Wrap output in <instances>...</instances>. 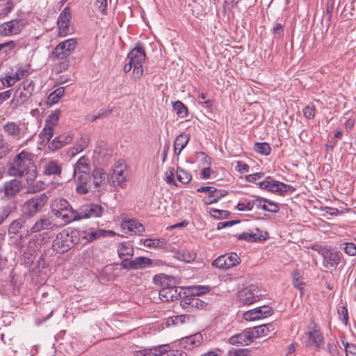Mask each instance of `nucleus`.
<instances>
[{"label": "nucleus", "instance_id": "f257e3e1", "mask_svg": "<svg viewBox=\"0 0 356 356\" xmlns=\"http://www.w3.org/2000/svg\"><path fill=\"white\" fill-rule=\"evenodd\" d=\"M34 154L27 150H22L14 159L9 168V173L13 176H21L27 184H33L37 177V168L34 163Z\"/></svg>", "mask_w": 356, "mask_h": 356}, {"label": "nucleus", "instance_id": "f03ea898", "mask_svg": "<svg viewBox=\"0 0 356 356\" xmlns=\"http://www.w3.org/2000/svg\"><path fill=\"white\" fill-rule=\"evenodd\" d=\"M82 234L76 229L69 231L63 229L60 232L53 241V249L58 253L67 252L78 243Z\"/></svg>", "mask_w": 356, "mask_h": 356}, {"label": "nucleus", "instance_id": "7ed1b4c3", "mask_svg": "<svg viewBox=\"0 0 356 356\" xmlns=\"http://www.w3.org/2000/svg\"><path fill=\"white\" fill-rule=\"evenodd\" d=\"M146 55L145 49L142 47L137 46L128 54L127 63L124 65L125 72H129L133 68V74L135 78L139 79L143 74V64L145 60Z\"/></svg>", "mask_w": 356, "mask_h": 356}, {"label": "nucleus", "instance_id": "20e7f679", "mask_svg": "<svg viewBox=\"0 0 356 356\" xmlns=\"http://www.w3.org/2000/svg\"><path fill=\"white\" fill-rule=\"evenodd\" d=\"M302 343L305 346L319 350L324 344L323 336L314 323L309 324L308 330L302 337Z\"/></svg>", "mask_w": 356, "mask_h": 356}, {"label": "nucleus", "instance_id": "39448f33", "mask_svg": "<svg viewBox=\"0 0 356 356\" xmlns=\"http://www.w3.org/2000/svg\"><path fill=\"white\" fill-rule=\"evenodd\" d=\"M35 90V83L33 81L26 80L20 83L16 90L14 97L11 101L13 108L22 105L27 102L32 97Z\"/></svg>", "mask_w": 356, "mask_h": 356}, {"label": "nucleus", "instance_id": "423d86ee", "mask_svg": "<svg viewBox=\"0 0 356 356\" xmlns=\"http://www.w3.org/2000/svg\"><path fill=\"white\" fill-rule=\"evenodd\" d=\"M170 346L168 344H163L157 346H154L150 348H145L143 350L134 352V356H161L167 353L168 356H187L186 353L181 350H172L170 353Z\"/></svg>", "mask_w": 356, "mask_h": 356}, {"label": "nucleus", "instance_id": "0eeeda50", "mask_svg": "<svg viewBox=\"0 0 356 356\" xmlns=\"http://www.w3.org/2000/svg\"><path fill=\"white\" fill-rule=\"evenodd\" d=\"M47 196L42 193L28 200L22 206L23 213L28 217L34 216L41 211L47 201Z\"/></svg>", "mask_w": 356, "mask_h": 356}, {"label": "nucleus", "instance_id": "6e6552de", "mask_svg": "<svg viewBox=\"0 0 356 356\" xmlns=\"http://www.w3.org/2000/svg\"><path fill=\"white\" fill-rule=\"evenodd\" d=\"M261 296V291L257 286L250 285L241 289L238 297L241 304L250 305L259 301Z\"/></svg>", "mask_w": 356, "mask_h": 356}, {"label": "nucleus", "instance_id": "1a4fd4ad", "mask_svg": "<svg viewBox=\"0 0 356 356\" xmlns=\"http://www.w3.org/2000/svg\"><path fill=\"white\" fill-rule=\"evenodd\" d=\"M60 115V110L56 109L47 118L44 127L40 134L43 142L49 141L52 138L54 133V129L58 124Z\"/></svg>", "mask_w": 356, "mask_h": 356}, {"label": "nucleus", "instance_id": "9d476101", "mask_svg": "<svg viewBox=\"0 0 356 356\" xmlns=\"http://www.w3.org/2000/svg\"><path fill=\"white\" fill-rule=\"evenodd\" d=\"M76 39L71 38L60 42L53 50L51 56L53 58L63 60L69 56L76 47Z\"/></svg>", "mask_w": 356, "mask_h": 356}, {"label": "nucleus", "instance_id": "9b49d317", "mask_svg": "<svg viewBox=\"0 0 356 356\" xmlns=\"http://www.w3.org/2000/svg\"><path fill=\"white\" fill-rule=\"evenodd\" d=\"M72 15L68 8H65L60 14L58 19V29L59 37H65L74 32L73 26L71 24Z\"/></svg>", "mask_w": 356, "mask_h": 356}, {"label": "nucleus", "instance_id": "f8f14e48", "mask_svg": "<svg viewBox=\"0 0 356 356\" xmlns=\"http://www.w3.org/2000/svg\"><path fill=\"white\" fill-rule=\"evenodd\" d=\"M127 165L124 161L120 160L115 163L111 179L113 186L123 187L127 181Z\"/></svg>", "mask_w": 356, "mask_h": 356}, {"label": "nucleus", "instance_id": "ddd939ff", "mask_svg": "<svg viewBox=\"0 0 356 356\" xmlns=\"http://www.w3.org/2000/svg\"><path fill=\"white\" fill-rule=\"evenodd\" d=\"M241 261L237 254L232 252L219 256L215 259L212 265L218 268L228 269L238 264Z\"/></svg>", "mask_w": 356, "mask_h": 356}, {"label": "nucleus", "instance_id": "4468645a", "mask_svg": "<svg viewBox=\"0 0 356 356\" xmlns=\"http://www.w3.org/2000/svg\"><path fill=\"white\" fill-rule=\"evenodd\" d=\"M273 312V310L270 307L264 305L244 312L243 318L245 321H257L271 316Z\"/></svg>", "mask_w": 356, "mask_h": 356}, {"label": "nucleus", "instance_id": "2eb2a0df", "mask_svg": "<svg viewBox=\"0 0 356 356\" xmlns=\"http://www.w3.org/2000/svg\"><path fill=\"white\" fill-rule=\"evenodd\" d=\"M104 211L103 207L96 204H85L77 210L80 220L100 217L102 216Z\"/></svg>", "mask_w": 356, "mask_h": 356}, {"label": "nucleus", "instance_id": "dca6fc26", "mask_svg": "<svg viewBox=\"0 0 356 356\" xmlns=\"http://www.w3.org/2000/svg\"><path fill=\"white\" fill-rule=\"evenodd\" d=\"M24 26L22 19H15L5 22L0 25V35L1 36H10L19 33Z\"/></svg>", "mask_w": 356, "mask_h": 356}, {"label": "nucleus", "instance_id": "f3484780", "mask_svg": "<svg viewBox=\"0 0 356 356\" xmlns=\"http://www.w3.org/2000/svg\"><path fill=\"white\" fill-rule=\"evenodd\" d=\"M343 258L340 251L330 247L323 257V266L327 269L335 268Z\"/></svg>", "mask_w": 356, "mask_h": 356}, {"label": "nucleus", "instance_id": "a211bd4d", "mask_svg": "<svg viewBox=\"0 0 356 356\" xmlns=\"http://www.w3.org/2000/svg\"><path fill=\"white\" fill-rule=\"evenodd\" d=\"M22 188V184L17 179H13L4 184L0 190V197L2 199H10L18 193Z\"/></svg>", "mask_w": 356, "mask_h": 356}, {"label": "nucleus", "instance_id": "6ab92c4d", "mask_svg": "<svg viewBox=\"0 0 356 356\" xmlns=\"http://www.w3.org/2000/svg\"><path fill=\"white\" fill-rule=\"evenodd\" d=\"M72 140L73 135L70 131L64 132L54 138L49 143L48 147L51 151H56L70 143Z\"/></svg>", "mask_w": 356, "mask_h": 356}, {"label": "nucleus", "instance_id": "aec40b11", "mask_svg": "<svg viewBox=\"0 0 356 356\" xmlns=\"http://www.w3.org/2000/svg\"><path fill=\"white\" fill-rule=\"evenodd\" d=\"M254 341L252 338V332L250 329L244 330L243 332L236 334L229 339V342L232 345L246 346Z\"/></svg>", "mask_w": 356, "mask_h": 356}, {"label": "nucleus", "instance_id": "412c9836", "mask_svg": "<svg viewBox=\"0 0 356 356\" xmlns=\"http://www.w3.org/2000/svg\"><path fill=\"white\" fill-rule=\"evenodd\" d=\"M270 177L264 181L259 182V186L262 189H266L271 192L286 191L288 186L278 181L269 180Z\"/></svg>", "mask_w": 356, "mask_h": 356}, {"label": "nucleus", "instance_id": "4be33fe9", "mask_svg": "<svg viewBox=\"0 0 356 356\" xmlns=\"http://www.w3.org/2000/svg\"><path fill=\"white\" fill-rule=\"evenodd\" d=\"M90 167L89 164V159L86 156H81L76 163L74 168V177L79 175H89Z\"/></svg>", "mask_w": 356, "mask_h": 356}, {"label": "nucleus", "instance_id": "5701e85b", "mask_svg": "<svg viewBox=\"0 0 356 356\" xmlns=\"http://www.w3.org/2000/svg\"><path fill=\"white\" fill-rule=\"evenodd\" d=\"M42 168L45 175H60L62 172L61 164L56 160L44 161Z\"/></svg>", "mask_w": 356, "mask_h": 356}, {"label": "nucleus", "instance_id": "b1692460", "mask_svg": "<svg viewBox=\"0 0 356 356\" xmlns=\"http://www.w3.org/2000/svg\"><path fill=\"white\" fill-rule=\"evenodd\" d=\"M121 227L124 230L127 229L135 234L141 235L145 232L143 225L134 219L124 220L121 224Z\"/></svg>", "mask_w": 356, "mask_h": 356}, {"label": "nucleus", "instance_id": "393cba45", "mask_svg": "<svg viewBox=\"0 0 356 356\" xmlns=\"http://www.w3.org/2000/svg\"><path fill=\"white\" fill-rule=\"evenodd\" d=\"M179 293L175 286H164L159 291L160 299L163 302H168L177 299Z\"/></svg>", "mask_w": 356, "mask_h": 356}, {"label": "nucleus", "instance_id": "a878e982", "mask_svg": "<svg viewBox=\"0 0 356 356\" xmlns=\"http://www.w3.org/2000/svg\"><path fill=\"white\" fill-rule=\"evenodd\" d=\"M274 326L272 323L261 325L257 327L251 328L252 338L255 339L267 336L270 332L274 330Z\"/></svg>", "mask_w": 356, "mask_h": 356}, {"label": "nucleus", "instance_id": "bb28decb", "mask_svg": "<svg viewBox=\"0 0 356 356\" xmlns=\"http://www.w3.org/2000/svg\"><path fill=\"white\" fill-rule=\"evenodd\" d=\"M92 184L95 188L106 185L108 179V175L104 170L98 168L95 169L92 174Z\"/></svg>", "mask_w": 356, "mask_h": 356}, {"label": "nucleus", "instance_id": "cd10ccee", "mask_svg": "<svg viewBox=\"0 0 356 356\" xmlns=\"http://www.w3.org/2000/svg\"><path fill=\"white\" fill-rule=\"evenodd\" d=\"M255 207L264 211L277 213L279 211L278 206L273 202H268L265 199L257 197L254 200Z\"/></svg>", "mask_w": 356, "mask_h": 356}, {"label": "nucleus", "instance_id": "c85d7f7f", "mask_svg": "<svg viewBox=\"0 0 356 356\" xmlns=\"http://www.w3.org/2000/svg\"><path fill=\"white\" fill-rule=\"evenodd\" d=\"M56 216L63 219L65 223H69L80 220L78 211L74 209L72 207H70L67 211H59V212L56 213Z\"/></svg>", "mask_w": 356, "mask_h": 356}, {"label": "nucleus", "instance_id": "c756f323", "mask_svg": "<svg viewBox=\"0 0 356 356\" xmlns=\"http://www.w3.org/2000/svg\"><path fill=\"white\" fill-rule=\"evenodd\" d=\"M75 177L77 181L76 187V191L80 194L87 193L90 187V184H89L90 179V175H82Z\"/></svg>", "mask_w": 356, "mask_h": 356}, {"label": "nucleus", "instance_id": "7c9ffc66", "mask_svg": "<svg viewBox=\"0 0 356 356\" xmlns=\"http://www.w3.org/2000/svg\"><path fill=\"white\" fill-rule=\"evenodd\" d=\"M54 224L48 218H41L31 228V232H38L42 230L52 229Z\"/></svg>", "mask_w": 356, "mask_h": 356}, {"label": "nucleus", "instance_id": "2f4dec72", "mask_svg": "<svg viewBox=\"0 0 356 356\" xmlns=\"http://www.w3.org/2000/svg\"><path fill=\"white\" fill-rule=\"evenodd\" d=\"M202 340V335L199 333L191 335L181 339V344L185 348L191 349L195 346H199Z\"/></svg>", "mask_w": 356, "mask_h": 356}, {"label": "nucleus", "instance_id": "473e14b6", "mask_svg": "<svg viewBox=\"0 0 356 356\" xmlns=\"http://www.w3.org/2000/svg\"><path fill=\"white\" fill-rule=\"evenodd\" d=\"M190 136L187 134H181L178 136L175 141L174 151L177 155H179L182 149L187 145Z\"/></svg>", "mask_w": 356, "mask_h": 356}, {"label": "nucleus", "instance_id": "72a5a7b5", "mask_svg": "<svg viewBox=\"0 0 356 356\" xmlns=\"http://www.w3.org/2000/svg\"><path fill=\"white\" fill-rule=\"evenodd\" d=\"M65 94V88L59 87L54 91L51 92L47 98L46 103L49 106H52L58 103L60 99L63 97Z\"/></svg>", "mask_w": 356, "mask_h": 356}, {"label": "nucleus", "instance_id": "f704fd0d", "mask_svg": "<svg viewBox=\"0 0 356 356\" xmlns=\"http://www.w3.org/2000/svg\"><path fill=\"white\" fill-rule=\"evenodd\" d=\"M118 253L120 259L126 256L130 257L134 254V248L129 243L122 242L118 245Z\"/></svg>", "mask_w": 356, "mask_h": 356}, {"label": "nucleus", "instance_id": "c9c22d12", "mask_svg": "<svg viewBox=\"0 0 356 356\" xmlns=\"http://www.w3.org/2000/svg\"><path fill=\"white\" fill-rule=\"evenodd\" d=\"M2 83L7 87L13 86L17 81H19V75L15 72H8L1 79Z\"/></svg>", "mask_w": 356, "mask_h": 356}, {"label": "nucleus", "instance_id": "e433bc0d", "mask_svg": "<svg viewBox=\"0 0 356 356\" xmlns=\"http://www.w3.org/2000/svg\"><path fill=\"white\" fill-rule=\"evenodd\" d=\"M143 245L147 248H163L166 242L163 238H146L143 240Z\"/></svg>", "mask_w": 356, "mask_h": 356}, {"label": "nucleus", "instance_id": "4c0bfd02", "mask_svg": "<svg viewBox=\"0 0 356 356\" xmlns=\"http://www.w3.org/2000/svg\"><path fill=\"white\" fill-rule=\"evenodd\" d=\"M134 264V269H143L148 266H150L152 264V261L147 257H138L133 259Z\"/></svg>", "mask_w": 356, "mask_h": 356}, {"label": "nucleus", "instance_id": "58836bf2", "mask_svg": "<svg viewBox=\"0 0 356 356\" xmlns=\"http://www.w3.org/2000/svg\"><path fill=\"white\" fill-rule=\"evenodd\" d=\"M172 106L179 118H184L188 115V108L181 102L176 101L173 103Z\"/></svg>", "mask_w": 356, "mask_h": 356}, {"label": "nucleus", "instance_id": "ea45409f", "mask_svg": "<svg viewBox=\"0 0 356 356\" xmlns=\"http://www.w3.org/2000/svg\"><path fill=\"white\" fill-rule=\"evenodd\" d=\"M4 131L13 137H18L20 134L19 126L15 122H8L3 126Z\"/></svg>", "mask_w": 356, "mask_h": 356}, {"label": "nucleus", "instance_id": "a19ab883", "mask_svg": "<svg viewBox=\"0 0 356 356\" xmlns=\"http://www.w3.org/2000/svg\"><path fill=\"white\" fill-rule=\"evenodd\" d=\"M70 207H72L67 200L60 199L58 200L55 204L54 208L53 209V212L56 215V213L59 212V211H67Z\"/></svg>", "mask_w": 356, "mask_h": 356}, {"label": "nucleus", "instance_id": "79ce46f5", "mask_svg": "<svg viewBox=\"0 0 356 356\" xmlns=\"http://www.w3.org/2000/svg\"><path fill=\"white\" fill-rule=\"evenodd\" d=\"M177 179L184 184H188L192 179V176L181 169V168L178 167L177 168Z\"/></svg>", "mask_w": 356, "mask_h": 356}, {"label": "nucleus", "instance_id": "37998d69", "mask_svg": "<svg viewBox=\"0 0 356 356\" xmlns=\"http://www.w3.org/2000/svg\"><path fill=\"white\" fill-rule=\"evenodd\" d=\"M254 149L260 154L268 155L270 152V147L267 143H257Z\"/></svg>", "mask_w": 356, "mask_h": 356}, {"label": "nucleus", "instance_id": "c03bdc74", "mask_svg": "<svg viewBox=\"0 0 356 356\" xmlns=\"http://www.w3.org/2000/svg\"><path fill=\"white\" fill-rule=\"evenodd\" d=\"M164 180L169 184L177 186L175 180V170L173 168H169L165 172Z\"/></svg>", "mask_w": 356, "mask_h": 356}, {"label": "nucleus", "instance_id": "a18cd8bd", "mask_svg": "<svg viewBox=\"0 0 356 356\" xmlns=\"http://www.w3.org/2000/svg\"><path fill=\"white\" fill-rule=\"evenodd\" d=\"M89 139L88 137H81L79 140L77 141L75 149L76 152H73L72 154L74 156L76 153L83 151L87 147L88 145Z\"/></svg>", "mask_w": 356, "mask_h": 356}, {"label": "nucleus", "instance_id": "49530a36", "mask_svg": "<svg viewBox=\"0 0 356 356\" xmlns=\"http://www.w3.org/2000/svg\"><path fill=\"white\" fill-rule=\"evenodd\" d=\"M211 213L212 216L216 218H227L230 215L228 211L216 209H211Z\"/></svg>", "mask_w": 356, "mask_h": 356}, {"label": "nucleus", "instance_id": "de8ad7c7", "mask_svg": "<svg viewBox=\"0 0 356 356\" xmlns=\"http://www.w3.org/2000/svg\"><path fill=\"white\" fill-rule=\"evenodd\" d=\"M254 206H255L254 200L252 201H248L246 203L245 202H239L237 204V209L238 211H251Z\"/></svg>", "mask_w": 356, "mask_h": 356}, {"label": "nucleus", "instance_id": "09e8293b", "mask_svg": "<svg viewBox=\"0 0 356 356\" xmlns=\"http://www.w3.org/2000/svg\"><path fill=\"white\" fill-rule=\"evenodd\" d=\"M185 303H188V306H190L191 307H197V308L203 307L204 305V302L203 301L200 300L196 296L189 298L188 302H186Z\"/></svg>", "mask_w": 356, "mask_h": 356}, {"label": "nucleus", "instance_id": "8fccbe9b", "mask_svg": "<svg viewBox=\"0 0 356 356\" xmlns=\"http://www.w3.org/2000/svg\"><path fill=\"white\" fill-rule=\"evenodd\" d=\"M196 257V254L194 252H183L179 257H178L180 260H182L186 262H190L191 261H193Z\"/></svg>", "mask_w": 356, "mask_h": 356}, {"label": "nucleus", "instance_id": "3c124183", "mask_svg": "<svg viewBox=\"0 0 356 356\" xmlns=\"http://www.w3.org/2000/svg\"><path fill=\"white\" fill-rule=\"evenodd\" d=\"M343 250L347 254L350 256L356 255V245L354 243H345Z\"/></svg>", "mask_w": 356, "mask_h": 356}, {"label": "nucleus", "instance_id": "603ef678", "mask_svg": "<svg viewBox=\"0 0 356 356\" xmlns=\"http://www.w3.org/2000/svg\"><path fill=\"white\" fill-rule=\"evenodd\" d=\"M103 232H104V230H97L94 232H90L86 234L85 236H83V238H85L87 241H92L101 236H103Z\"/></svg>", "mask_w": 356, "mask_h": 356}, {"label": "nucleus", "instance_id": "864d4df0", "mask_svg": "<svg viewBox=\"0 0 356 356\" xmlns=\"http://www.w3.org/2000/svg\"><path fill=\"white\" fill-rule=\"evenodd\" d=\"M215 191L211 192V197H213V202H218L220 198L226 196L227 195V191L222 190H218L214 188Z\"/></svg>", "mask_w": 356, "mask_h": 356}, {"label": "nucleus", "instance_id": "5fc2aeb1", "mask_svg": "<svg viewBox=\"0 0 356 356\" xmlns=\"http://www.w3.org/2000/svg\"><path fill=\"white\" fill-rule=\"evenodd\" d=\"M95 6L100 13L105 14L107 8V0H96Z\"/></svg>", "mask_w": 356, "mask_h": 356}, {"label": "nucleus", "instance_id": "6e6d98bb", "mask_svg": "<svg viewBox=\"0 0 356 356\" xmlns=\"http://www.w3.org/2000/svg\"><path fill=\"white\" fill-rule=\"evenodd\" d=\"M346 356H356V345L353 343H344Z\"/></svg>", "mask_w": 356, "mask_h": 356}, {"label": "nucleus", "instance_id": "4d7b16f0", "mask_svg": "<svg viewBox=\"0 0 356 356\" xmlns=\"http://www.w3.org/2000/svg\"><path fill=\"white\" fill-rule=\"evenodd\" d=\"M22 221L20 220H15L10 224L8 228L9 234H17L22 227Z\"/></svg>", "mask_w": 356, "mask_h": 356}, {"label": "nucleus", "instance_id": "13d9d810", "mask_svg": "<svg viewBox=\"0 0 356 356\" xmlns=\"http://www.w3.org/2000/svg\"><path fill=\"white\" fill-rule=\"evenodd\" d=\"M327 348L330 356H341V353L335 343H329Z\"/></svg>", "mask_w": 356, "mask_h": 356}, {"label": "nucleus", "instance_id": "bf43d9fd", "mask_svg": "<svg viewBox=\"0 0 356 356\" xmlns=\"http://www.w3.org/2000/svg\"><path fill=\"white\" fill-rule=\"evenodd\" d=\"M304 115L308 119H312L315 116V109L314 106H307L303 109Z\"/></svg>", "mask_w": 356, "mask_h": 356}, {"label": "nucleus", "instance_id": "052dcab7", "mask_svg": "<svg viewBox=\"0 0 356 356\" xmlns=\"http://www.w3.org/2000/svg\"><path fill=\"white\" fill-rule=\"evenodd\" d=\"M110 113H111L110 111H106L105 112H102V113L99 112L98 113V115H89L87 117V120L90 122H92L97 118H104V117L107 116L108 115H109Z\"/></svg>", "mask_w": 356, "mask_h": 356}, {"label": "nucleus", "instance_id": "680f3d73", "mask_svg": "<svg viewBox=\"0 0 356 356\" xmlns=\"http://www.w3.org/2000/svg\"><path fill=\"white\" fill-rule=\"evenodd\" d=\"M193 320V317L189 315H180L175 318L176 323L180 322L181 323H189Z\"/></svg>", "mask_w": 356, "mask_h": 356}, {"label": "nucleus", "instance_id": "e2e57ef3", "mask_svg": "<svg viewBox=\"0 0 356 356\" xmlns=\"http://www.w3.org/2000/svg\"><path fill=\"white\" fill-rule=\"evenodd\" d=\"M273 33L275 37H280L284 33V27L280 24L277 23L273 27Z\"/></svg>", "mask_w": 356, "mask_h": 356}, {"label": "nucleus", "instance_id": "0e129e2a", "mask_svg": "<svg viewBox=\"0 0 356 356\" xmlns=\"http://www.w3.org/2000/svg\"><path fill=\"white\" fill-rule=\"evenodd\" d=\"M121 266L124 269H134V264L133 260H129L126 258L122 259Z\"/></svg>", "mask_w": 356, "mask_h": 356}, {"label": "nucleus", "instance_id": "69168bd1", "mask_svg": "<svg viewBox=\"0 0 356 356\" xmlns=\"http://www.w3.org/2000/svg\"><path fill=\"white\" fill-rule=\"evenodd\" d=\"M329 248L330 247L328 246H322L319 245L312 246V249L317 251L322 256V257H324Z\"/></svg>", "mask_w": 356, "mask_h": 356}, {"label": "nucleus", "instance_id": "338daca9", "mask_svg": "<svg viewBox=\"0 0 356 356\" xmlns=\"http://www.w3.org/2000/svg\"><path fill=\"white\" fill-rule=\"evenodd\" d=\"M236 168L238 171L241 172H247L249 171V165L243 161H238Z\"/></svg>", "mask_w": 356, "mask_h": 356}, {"label": "nucleus", "instance_id": "774afa93", "mask_svg": "<svg viewBox=\"0 0 356 356\" xmlns=\"http://www.w3.org/2000/svg\"><path fill=\"white\" fill-rule=\"evenodd\" d=\"M264 176L263 172H257L249 175L246 177V180L249 182H253L260 178H261Z\"/></svg>", "mask_w": 356, "mask_h": 356}]
</instances>
